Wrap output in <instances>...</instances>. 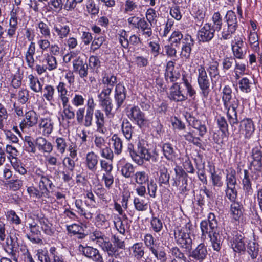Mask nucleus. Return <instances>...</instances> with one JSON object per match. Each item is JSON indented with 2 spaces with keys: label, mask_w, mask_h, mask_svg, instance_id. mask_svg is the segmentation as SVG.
<instances>
[{
  "label": "nucleus",
  "mask_w": 262,
  "mask_h": 262,
  "mask_svg": "<svg viewBox=\"0 0 262 262\" xmlns=\"http://www.w3.org/2000/svg\"><path fill=\"white\" fill-rule=\"evenodd\" d=\"M184 82L179 84L175 83L171 86L169 94L170 100L175 102H182L187 99V95L192 97L195 91L187 80L183 79Z\"/></svg>",
  "instance_id": "f03ea898"
},
{
  "label": "nucleus",
  "mask_w": 262,
  "mask_h": 262,
  "mask_svg": "<svg viewBox=\"0 0 262 262\" xmlns=\"http://www.w3.org/2000/svg\"><path fill=\"white\" fill-rule=\"evenodd\" d=\"M200 228L202 233V235L204 236H205L206 234H208L209 235L215 231H217V228H212V227H211V224L206 220L202 221L201 222Z\"/></svg>",
  "instance_id": "6e6d98bb"
},
{
  "label": "nucleus",
  "mask_w": 262,
  "mask_h": 262,
  "mask_svg": "<svg viewBox=\"0 0 262 262\" xmlns=\"http://www.w3.org/2000/svg\"><path fill=\"white\" fill-rule=\"evenodd\" d=\"M127 37V32L124 30L119 31L118 40L121 46L125 49H127L129 47V41Z\"/></svg>",
  "instance_id": "774afa93"
},
{
  "label": "nucleus",
  "mask_w": 262,
  "mask_h": 262,
  "mask_svg": "<svg viewBox=\"0 0 262 262\" xmlns=\"http://www.w3.org/2000/svg\"><path fill=\"white\" fill-rule=\"evenodd\" d=\"M29 227L31 234H27V238L33 243H39L40 239L38 237V235L40 233V231L37 224L35 222L29 223Z\"/></svg>",
  "instance_id": "c756f323"
},
{
  "label": "nucleus",
  "mask_w": 262,
  "mask_h": 262,
  "mask_svg": "<svg viewBox=\"0 0 262 262\" xmlns=\"http://www.w3.org/2000/svg\"><path fill=\"white\" fill-rule=\"evenodd\" d=\"M43 97L51 105H52L54 101V95L55 94V89L54 87L51 84H46L43 89H42Z\"/></svg>",
  "instance_id": "4c0bfd02"
},
{
  "label": "nucleus",
  "mask_w": 262,
  "mask_h": 262,
  "mask_svg": "<svg viewBox=\"0 0 262 262\" xmlns=\"http://www.w3.org/2000/svg\"><path fill=\"white\" fill-rule=\"evenodd\" d=\"M240 130L244 134L245 137L249 139L254 131V125L251 119H244L239 122Z\"/></svg>",
  "instance_id": "5701e85b"
},
{
  "label": "nucleus",
  "mask_w": 262,
  "mask_h": 262,
  "mask_svg": "<svg viewBox=\"0 0 262 262\" xmlns=\"http://www.w3.org/2000/svg\"><path fill=\"white\" fill-rule=\"evenodd\" d=\"M133 203L135 208L139 211H145L148 207V202L145 199L135 197Z\"/></svg>",
  "instance_id": "de8ad7c7"
},
{
  "label": "nucleus",
  "mask_w": 262,
  "mask_h": 262,
  "mask_svg": "<svg viewBox=\"0 0 262 262\" xmlns=\"http://www.w3.org/2000/svg\"><path fill=\"white\" fill-rule=\"evenodd\" d=\"M181 134V136L188 142L192 143L198 147L202 146L201 140L199 137L195 136L194 130H184L182 132Z\"/></svg>",
  "instance_id": "e433bc0d"
},
{
  "label": "nucleus",
  "mask_w": 262,
  "mask_h": 262,
  "mask_svg": "<svg viewBox=\"0 0 262 262\" xmlns=\"http://www.w3.org/2000/svg\"><path fill=\"white\" fill-rule=\"evenodd\" d=\"M152 24L142 18L137 28L141 34L146 38L150 37L152 34Z\"/></svg>",
  "instance_id": "2f4dec72"
},
{
  "label": "nucleus",
  "mask_w": 262,
  "mask_h": 262,
  "mask_svg": "<svg viewBox=\"0 0 262 262\" xmlns=\"http://www.w3.org/2000/svg\"><path fill=\"white\" fill-rule=\"evenodd\" d=\"M184 36L183 35L181 32L177 30L174 31L171 34L169 38V41L171 45H174L176 47L179 46L181 42L183 44V40L184 39Z\"/></svg>",
  "instance_id": "603ef678"
},
{
  "label": "nucleus",
  "mask_w": 262,
  "mask_h": 262,
  "mask_svg": "<svg viewBox=\"0 0 262 262\" xmlns=\"http://www.w3.org/2000/svg\"><path fill=\"white\" fill-rule=\"evenodd\" d=\"M176 176L171 180L172 186L176 187L181 192L187 190V177L186 172L180 166H176L174 169Z\"/></svg>",
  "instance_id": "6e6552de"
},
{
  "label": "nucleus",
  "mask_w": 262,
  "mask_h": 262,
  "mask_svg": "<svg viewBox=\"0 0 262 262\" xmlns=\"http://www.w3.org/2000/svg\"><path fill=\"white\" fill-rule=\"evenodd\" d=\"M231 48L234 57L238 59H243L246 54L243 39L240 37H235L231 43Z\"/></svg>",
  "instance_id": "dca6fc26"
},
{
  "label": "nucleus",
  "mask_w": 262,
  "mask_h": 262,
  "mask_svg": "<svg viewBox=\"0 0 262 262\" xmlns=\"http://www.w3.org/2000/svg\"><path fill=\"white\" fill-rule=\"evenodd\" d=\"M99 157L93 151L88 152L85 156L84 163L86 168L92 172H95L98 166Z\"/></svg>",
  "instance_id": "6ab92c4d"
},
{
  "label": "nucleus",
  "mask_w": 262,
  "mask_h": 262,
  "mask_svg": "<svg viewBox=\"0 0 262 262\" xmlns=\"http://www.w3.org/2000/svg\"><path fill=\"white\" fill-rule=\"evenodd\" d=\"M240 90L245 93H248L251 91V81L247 77L242 78L238 82Z\"/></svg>",
  "instance_id": "13d9d810"
},
{
  "label": "nucleus",
  "mask_w": 262,
  "mask_h": 262,
  "mask_svg": "<svg viewBox=\"0 0 262 262\" xmlns=\"http://www.w3.org/2000/svg\"><path fill=\"white\" fill-rule=\"evenodd\" d=\"M39 222L42 231L45 234L50 236L54 234V228L52 224L49 222L48 219L43 217H40L39 218Z\"/></svg>",
  "instance_id": "58836bf2"
},
{
  "label": "nucleus",
  "mask_w": 262,
  "mask_h": 262,
  "mask_svg": "<svg viewBox=\"0 0 262 262\" xmlns=\"http://www.w3.org/2000/svg\"><path fill=\"white\" fill-rule=\"evenodd\" d=\"M249 41L252 49L255 51L259 50V41L257 34L255 32H250L249 35Z\"/></svg>",
  "instance_id": "e2e57ef3"
},
{
  "label": "nucleus",
  "mask_w": 262,
  "mask_h": 262,
  "mask_svg": "<svg viewBox=\"0 0 262 262\" xmlns=\"http://www.w3.org/2000/svg\"><path fill=\"white\" fill-rule=\"evenodd\" d=\"M219 63L216 61H210L207 65V71L209 73L212 81H215L220 78Z\"/></svg>",
  "instance_id": "72a5a7b5"
},
{
  "label": "nucleus",
  "mask_w": 262,
  "mask_h": 262,
  "mask_svg": "<svg viewBox=\"0 0 262 262\" xmlns=\"http://www.w3.org/2000/svg\"><path fill=\"white\" fill-rule=\"evenodd\" d=\"M224 19L226 25L221 32V38L228 40L232 37L238 27L237 16L234 12L229 10L227 12Z\"/></svg>",
  "instance_id": "20e7f679"
},
{
  "label": "nucleus",
  "mask_w": 262,
  "mask_h": 262,
  "mask_svg": "<svg viewBox=\"0 0 262 262\" xmlns=\"http://www.w3.org/2000/svg\"><path fill=\"white\" fill-rule=\"evenodd\" d=\"M215 29L210 23H206L201 27L198 32V36L200 41L208 42L214 37Z\"/></svg>",
  "instance_id": "9b49d317"
},
{
  "label": "nucleus",
  "mask_w": 262,
  "mask_h": 262,
  "mask_svg": "<svg viewBox=\"0 0 262 262\" xmlns=\"http://www.w3.org/2000/svg\"><path fill=\"white\" fill-rule=\"evenodd\" d=\"M242 207L237 202H232L230 206V211L233 219L235 220H238L242 216Z\"/></svg>",
  "instance_id": "864d4df0"
},
{
  "label": "nucleus",
  "mask_w": 262,
  "mask_h": 262,
  "mask_svg": "<svg viewBox=\"0 0 262 262\" xmlns=\"http://www.w3.org/2000/svg\"><path fill=\"white\" fill-rule=\"evenodd\" d=\"M208 251L207 247L201 243L190 253L189 256L199 262L203 261L207 257Z\"/></svg>",
  "instance_id": "4be33fe9"
},
{
  "label": "nucleus",
  "mask_w": 262,
  "mask_h": 262,
  "mask_svg": "<svg viewBox=\"0 0 262 262\" xmlns=\"http://www.w3.org/2000/svg\"><path fill=\"white\" fill-rule=\"evenodd\" d=\"M111 141L113 144L114 153L116 155H120L122 151L123 143L122 139L118 136L117 135L114 134L111 138Z\"/></svg>",
  "instance_id": "49530a36"
},
{
  "label": "nucleus",
  "mask_w": 262,
  "mask_h": 262,
  "mask_svg": "<svg viewBox=\"0 0 262 262\" xmlns=\"http://www.w3.org/2000/svg\"><path fill=\"white\" fill-rule=\"evenodd\" d=\"M193 46L194 40L191 36L189 34L185 35L181 48V57L185 59L189 58Z\"/></svg>",
  "instance_id": "a211bd4d"
},
{
  "label": "nucleus",
  "mask_w": 262,
  "mask_h": 262,
  "mask_svg": "<svg viewBox=\"0 0 262 262\" xmlns=\"http://www.w3.org/2000/svg\"><path fill=\"white\" fill-rule=\"evenodd\" d=\"M134 127L127 119L123 120L121 124V130L127 140L129 141L132 138L134 134Z\"/></svg>",
  "instance_id": "c9c22d12"
},
{
  "label": "nucleus",
  "mask_w": 262,
  "mask_h": 262,
  "mask_svg": "<svg viewBox=\"0 0 262 262\" xmlns=\"http://www.w3.org/2000/svg\"><path fill=\"white\" fill-rule=\"evenodd\" d=\"M170 252L177 260L185 262L186 257L184 254L181 252L180 249L177 247H173L170 249Z\"/></svg>",
  "instance_id": "69168bd1"
},
{
  "label": "nucleus",
  "mask_w": 262,
  "mask_h": 262,
  "mask_svg": "<svg viewBox=\"0 0 262 262\" xmlns=\"http://www.w3.org/2000/svg\"><path fill=\"white\" fill-rule=\"evenodd\" d=\"M102 83L103 88L112 91L114 86L118 84L117 77L110 70L104 71L102 73Z\"/></svg>",
  "instance_id": "f3484780"
},
{
  "label": "nucleus",
  "mask_w": 262,
  "mask_h": 262,
  "mask_svg": "<svg viewBox=\"0 0 262 262\" xmlns=\"http://www.w3.org/2000/svg\"><path fill=\"white\" fill-rule=\"evenodd\" d=\"M79 251L88 259L96 262L102 261V257L101 256L99 250L92 246H83L80 245L78 247Z\"/></svg>",
  "instance_id": "f8f14e48"
},
{
  "label": "nucleus",
  "mask_w": 262,
  "mask_h": 262,
  "mask_svg": "<svg viewBox=\"0 0 262 262\" xmlns=\"http://www.w3.org/2000/svg\"><path fill=\"white\" fill-rule=\"evenodd\" d=\"M231 247L235 252H240L245 249V242L242 235H236L231 242Z\"/></svg>",
  "instance_id": "c03bdc74"
},
{
  "label": "nucleus",
  "mask_w": 262,
  "mask_h": 262,
  "mask_svg": "<svg viewBox=\"0 0 262 262\" xmlns=\"http://www.w3.org/2000/svg\"><path fill=\"white\" fill-rule=\"evenodd\" d=\"M95 123L96 125V132L105 135L107 133V129L105 126L104 116L100 110H97L95 112Z\"/></svg>",
  "instance_id": "b1692460"
},
{
  "label": "nucleus",
  "mask_w": 262,
  "mask_h": 262,
  "mask_svg": "<svg viewBox=\"0 0 262 262\" xmlns=\"http://www.w3.org/2000/svg\"><path fill=\"white\" fill-rule=\"evenodd\" d=\"M121 173L125 178L130 177L134 173V168L133 165L129 163H125L121 166Z\"/></svg>",
  "instance_id": "338daca9"
},
{
  "label": "nucleus",
  "mask_w": 262,
  "mask_h": 262,
  "mask_svg": "<svg viewBox=\"0 0 262 262\" xmlns=\"http://www.w3.org/2000/svg\"><path fill=\"white\" fill-rule=\"evenodd\" d=\"M25 119L20 123L21 130L35 126L38 121L39 115L33 110L26 112Z\"/></svg>",
  "instance_id": "2eb2a0df"
},
{
  "label": "nucleus",
  "mask_w": 262,
  "mask_h": 262,
  "mask_svg": "<svg viewBox=\"0 0 262 262\" xmlns=\"http://www.w3.org/2000/svg\"><path fill=\"white\" fill-rule=\"evenodd\" d=\"M161 148L164 157L168 160L173 161L177 156L176 149L169 143H163Z\"/></svg>",
  "instance_id": "7c9ffc66"
},
{
  "label": "nucleus",
  "mask_w": 262,
  "mask_h": 262,
  "mask_svg": "<svg viewBox=\"0 0 262 262\" xmlns=\"http://www.w3.org/2000/svg\"><path fill=\"white\" fill-rule=\"evenodd\" d=\"M53 122L50 117L41 118L39 121L38 129L44 136H48L53 130Z\"/></svg>",
  "instance_id": "412c9836"
},
{
  "label": "nucleus",
  "mask_w": 262,
  "mask_h": 262,
  "mask_svg": "<svg viewBox=\"0 0 262 262\" xmlns=\"http://www.w3.org/2000/svg\"><path fill=\"white\" fill-rule=\"evenodd\" d=\"M252 160L250 162L249 169L253 173L252 180H257L261 173L262 170V151L261 147L253 148L251 151Z\"/></svg>",
  "instance_id": "39448f33"
},
{
  "label": "nucleus",
  "mask_w": 262,
  "mask_h": 262,
  "mask_svg": "<svg viewBox=\"0 0 262 262\" xmlns=\"http://www.w3.org/2000/svg\"><path fill=\"white\" fill-rule=\"evenodd\" d=\"M126 115L131 121L135 122L140 128L144 126L147 122L145 114L138 106L128 107Z\"/></svg>",
  "instance_id": "9d476101"
},
{
  "label": "nucleus",
  "mask_w": 262,
  "mask_h": 262,
  "mask_svg": "<svg viewBox=\"0 0 262 262\" xmlns=\"http://www.w3.org/2000/svg\"><path fill=\"white\" fill-rule=\"evenodd\" d=\"M135 182L139 185H143L148 182L149 177L145 171H137L134 174Z\"/></svg>",
  "instance_id": "680f3d73"
},
{
  "label": "nucleus",
  "mask_w": 262,
  "mask_h": 262,
  "mask_svg": "<svg viewBox=\"0 0 262 262\" xmlns=\"http://www.w3.org/2000/svg\"><path fill=\"white\" fill-rule=\"evenodd\" d=\"M69 101L62 102L63 111L62 115V120H72L75 117V114L72 106L69 104Z\"/></svg>",
  "instance_id": "ea45409f"
},
{
  "label": "nucleus",
  "mask_w": 262,
  "mask_h": 262,
  "mask_svg": "<svg viewBox=\"0 0 262 262\" xmlns=\"http://www.w3.org/2000/svg\"><path fill=\"white\" fill-rule=\"evenodd\" d=\"M209 236L212 248L214 250L219 251L221 248L222 242L218 231L212 233Z\"/></svg>",
  "instance_id": "09e8293b"
},
{
  "label": "nucleus",
  "mask_w": 262,
  "mask_h": 262,
  "mask_svg": "<svg viewBox=\"0 0 262 262\" xmlns=\"http://www.w3.org/2000/svg\"><path fill=\"white\" fill-rule=\"evenodd\" d=\"M89 240L95 242L96 244L102 247L104 251H106L110 256L118 257V251L110 242L108 238L101 231L95 229L89 234Z\"/></svg>",
  "instance_id": "7ed1b4c3"
},
{
  "label": "nucleus",
  "mask_w": 262,
  "mask_h": 262,
  "mask_svg": "<svg viewBox=\"0 0 262 262\" xmlns=\"http://www.w3.org/2000/svg\"><path fill=\"white\" fill-rule=\"evenodd\" d=\"M221 94L224 107L227 111L228 122L232 127L235 129L238 123L236 110L239 101L235 97H233L232 90L229 85H226L223 88Z\"/></svg>",
  "instance_id": "f257e3e1"
},
{
  "label": "nucleus",
  "mask_w": 262,
  "mask_h": 262,
  "mask_svg": "<svg viewBox=\"0 0 262 262\" xmlns=\"http://www.w3.org/2000/svg\"><path fill=\"white\" fill-rule=\"evenodd\" d=\"M55 147L59 153L63 154L68 147L66 139L61 137H56L55 140Z\"/></svg>",
  "instance_id": "3c124183"
},
{
  "label": "nucleus",
  "mask_w": 262,
  "mask_h": 262,
  "mask_svg": "<svg viewBox=\"0 0 262 262\" xmlns=\"http://www.w3.org/2000/svg\"><path fill=\"white\" fill-rule=\"evenodd\" d=\"M163 163L164 162H160L158 168L159 173L158 182L160 186L169 184L170 174L168 173L167 168Z\"/></svg>",
  "instance_id": "393cba45"
},
{
  "label": "nucleus",
  "mask_w": 262,
  "mask_h": 262,
  "mask_svg": "<svg viewBox=\"0 0 262 262\" xmlns=\"http://www.w3.org/2000/svg\"><path fill=\"white\" fill-rule=\"evenodd\" d=\"M67 228L69 233L76 235L78 239H83L86 236V234L83 232V227L78 224H73L67 226Z\"/></svg>",
  "instance_id": "a19ab883"
},
{
  "label": "nucleus",
  "mask_w": 262,
  "mask_h": 262,
  "mask_svg": "<svg viewBox=\"0 0 262 262\" xmlns=\"http://www.w3.org/2000/svg\"><path fill=\"white\" fill-rule=\"evenodd\" d=\"M60 20V18L58 19ZM53 34L58 38L59 39L62 40L67 38L70 33V28L69 26L64 23H60V21L53 23Z\"/></svg>",
  "instance_id": "4468645a"
},
{
  "label": "nucleus",
  "mask_w": 262,
  "mask_h": 262,
  "mask_svg": "<svg viewBox=\"0 0 262 262\" xmlns=\"http://www.w3.org/2000/svg\"><path fill=\"white\" fill-rule=\"evenodd\" d=\"M115 225L118 232L123 235L125 234L126 229L129 227L128 221L126 218L122 221L119 219L115 223Z\"/></svg>",
  "instance_id": "0e129e2a"
},
{
  "label": "nucleus",
  "mask_w": 262,
  "mask_h": 262,
  "mask_svg": "<svg viewBox=\"0 0 262 262\" xmlns=\"http://www.w3.org/2000/svg\"><path fill=\"white\" fill-rule=\"evenodd\" d=\"M36 50V45L34 42L31 41L29 44L27 51L25 55V58L28 67L33 70L35 63L34 56Z\"/></svg>",
  "instance_id": "a878e982"
},
{
  "label": "nucleus",
  "mask_w": 262,
  "mask_h": 262,
  "mask_svg": "<svg viewBox=\"0 0 262 262\" xmlns=\"http://www.w3.org/2000/svg\"><path fill=\"white\" fill-rule=\"evenodd\" d=\"M123 9L124 13L131 14L138 9V5L133 0H125Z\"/></svg>",
  "instance_id": "bf43d9fd"
},
{
  "label": "nucleus",
  "mask_w": 262,
  "mask_h": 262,
  "mask_svg": "<svg viewBox=\"0 0 262 262\" xmlns=\"http://www.w3.org/2000/svg\"><path fill=\"white\" fill-rule=\"evenodd\" d=\"M209 167V172L212 186L214 187H221L223 185L221 172L217 173L214 166L210 165Z\"/></svg>",
  "instance_id": "bb28decb"
},
{
  "label": "nucleus",
  "mask_w": 262,
  "mask_h": 262,
  "mask_svg": "<svg viewBox=\"0 0 262 262\" xmlns=\"http://www.w3.org/2000/svg\"><path fill=\"white\" fill-rule=\"evenodd\" d=\"M43 60L40 59V56H36V60L39 61L40 64H36L35 70L38 75H41L43 73L48 71H52L57 68L58 63L55 56L52 55L46 54Z\"/></svg>",
  "instance_id": "0eeeda50"
},
{
  "label": "nucleus",
  "mask_w": 262,
  "mask_h": 262,
  "mask_svg": "<svg viewBox=\"0 0 262 262\" xmlns=\"http://www.w3.org/2000/svg\"><path fill=\"white\" fill-rule=\"evenodd\" d=\"M189 124L193 128L199 132V135L203 137L207 132V127L205 124L203 123L200 120L196 119L194 118L192 120H190Z\"/></svg>",
  "instance_id": "37998d69"
},
{
  "label": "nucleus",
  "mask_w": 262,
  "mask_h": 262,
  "mask_svg": "<svg viewBox=\"0 0 262 262\" xmlns=\"http://www.w3.org/2000/svg\"><path fill=\"white\" fill-rule=\"evenodd\" d=\"M247 250L251 258L255 259L257 257L259 253V245L254 242H250L248 245Z\"/></svg>",
  "instance_id": "052dcab7"
},
{
  "label": "nucleus",
  "mask_w": 262,
  "mask_h": 262,
  "mask_svg": "<svg viewBox=\"0 0 262 262\" xmlns=\"http://www.w3.org/2000/svg\"><path fill=\"white\" fill-rule=\"evenodd\" d=\"M37 25L38 31L42 36L45 38H50L51 37V29L47 24L40 21L37 23Z\"/></svg>",
  "instance_id": "4d7b16f0"
},
{
  "label": "nucleus",
  "mask_w": 262,
  "mask_h": 262,
  "mask_svg": "<svg viewBox=\"0 0 262 262\" xmlns=\"http://www.w3.org/2000/svg\"><path fill=\"white\" fill-rule=\"evenodd\" d=\"M149 150L139 141L137 143V152L133 161L139 165H142L144 161L149 162Z\"/></svg>",
  "instance_id": "ddd939ff"
},
{
  "label": "nucleus",
  "mask_w": 262,
  "mask_h": 262,
  "mask_svg": "<svg viewBox=\"0 0 262 262\" xmlns=\"http://www.w3.org/2000/svg\"><path fill=\"white\" fill-rule=\"evenodd\" d=\"M198 82L201 91V94L203 97L206 98L211 92L210 79L204 66H200L198 69Z\"/></svg>",
  "instance_id": "1a4fd4ad"
},
{
  "label": "nucleus",
  "mask_w": 262,
  "mask_h": 262,
  "mask_svg": "<svg viewBox=\"0 0 262 262\" xmlns=\"http://www.w3.org/2000/svg\"><path fill=\"white\" fill-rule=\"evenodd\" d=\"M244 176L242 180V185L244 190L248 194H251L253 192V189L252 188V181H256V180H252L251 176L253 173L250 174L247 170H244Z\"/></svg>",
  "instance_id": "f704fd0d"
},
{
  "label": "nucleus",
  "mask_w": 262,
  "mask_h": 262,
  "mask_svg": "<svg viewBox=\"0 0 262 262\" xmlns=\"http://www.w3.org/2000/svg\"><path fill=\"white\" fill-rule=\"evenodd\" d=\"M56 89L58 94V97L62 102L69 101V98L68 97V89L66 84L63 81H60L56 86Z\"/></svg>",
  "instance_id": "79ce46f5"
},
{
  "label": "nucleus",
  "mask_w": 262,
  "mask_h": 262,
  "mask_svg": "<svg viewBox=\"0 0 262 262\" xmlns=\"http://www.w3.org/2000/svg\"><path fill=\"white\" fill-rule=\"evenodd\" d=\"M191 225L187 224L185 227L177 228L174 231V236L177 243L182 248L190 251L192 249V240L190 237L188 230H190Z\"/></svg>",
  "instance_id": "423d86ee"
},
{
  "label": "nucleus",
  "mask_w": 262,
  "mask_h": 262,
  "mask_svg": "<svg viewBox=\"0 0 262 262\" xmlns=\"http://www.w3.org/2000/svg\"><path fill=\"white\" fill-rule=\"evenodd\" d=\"M133 256L137 260H141L144 255V250L142 243H136L131 247Z\"/></svg>",
  "instance_id": "a18cd8bd"
},
{
  "label": "nucleus",
  "mask_w": 262,
  "mask_h": 262,
  "mask_svg": "<svg viewBox=\"0 0 262 262\" xmlns=\"http://www.w3.org/2000/svg\"><path fill=\"white\" fill-rule=\"evenodd\" d=\"M10 161L16 172L22 175L27 173L26 169L24 167L21 161L17 158H10Z\"/></svg>",
  "instance_id": "5fc2aeb1"
},
{
  "label": "nucleus",
  "mask_w": 262,
  "mask_h": 262,
  "mask_svg": "<svg viewBox=\"0 0 262 262\" xmlns=\"http://www.w3.org/2000/svg\"><path fill=\"white\" fill-rule=\"evenodd\" d=\"M126 97V90L122 83L119 82L116 85L114 95V98L118 108L123 104Z\"/></svg>",
  "instance_id": "aec40b11"
},
{
  "label": "nucleus",
  "mask_w": 262,
  "mask_h": 262,
  "mask_svg": "<svg viewBox=\"0 0 262 262\" xmlns=\"http://www.w3.org/2000/svg\"><path fill=\"white\" fill-rule=\"evenodd\" d=\"M53 186L52 182L47 176L41 175L38 182V187L44 193L45 197H48L49 189H52Z\"/></svg>",
  "instance_id": "c85d7f7f"
},
{
  "label": "nucleus",
  "mask_w": 262,
  "mask_h": 262,
  "mask_svg": "<svg viewBox=\"0 0 262 262\" xmlns=\"http://www.w3.org/2000/svg\"><path fill=\"white\" fill-rule=\"evenodd\" d=\"M35 145L38 150L43 152L50 153L53 150V145L42 137H39L36 139Z\"/></svg>",
  "instance_id": "cd10ccee"
},
{
  "label": "nucleus",
  "mask_w": 262,
  "mask_h": 262,
  "mask_svg": "<svg viewBox=\"0 0 262 262\" xmlns=\"http://www.w3.org/2000/svg\"><path fill=\"white\" fill-rule=\"evenodd\" d=\"M226 187H235V185H237L236 171L232 168L227 170L226 176Z\"/></svg>",
  "instance_id": "8fccbe9b"
},
{
  "label": "nucleus",
  "mask_w": 262,
  "mask_h": 262,
  "mask_svg": "<svg viewBox=\"0 0 262 262\" xmlns=\"http://www.w3.org/2000/svg\"><path fill=\"white\" fill-rule=\"evenodd\" d=\"M28 83L30 89L35 93L41 92L42 84L37 76L31 74L27 76Z\"/></svg>",
  "instance_id": "473e14b6"
}]
</instances>
